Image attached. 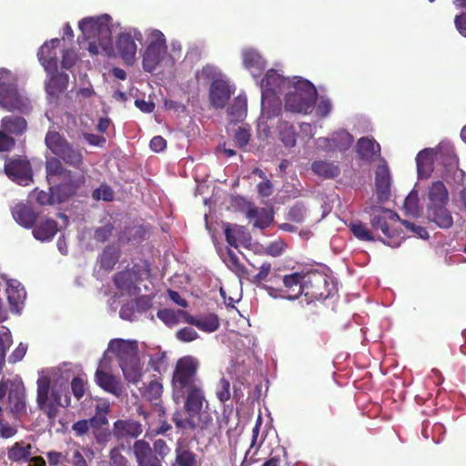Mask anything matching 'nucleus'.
Returning <instances> with one entry per match:
<instances>
[{
  "label": "nucleus",
  "mask_w": 466,
  "mask_h": 466,
  "mask_svg": "<svg viewBox=\"0 0 466 466\" xmlns=\"http://www.w3.org/2000/svg\"><path fill=\"white\" fill-rule=\"evenodd\" d=\"M199 361L192 356L180 358L175 366L172 375V389L174 395L184 399V410L187 415L183 418L180 411H176L172 421L181 430H206L212 423L209 413L203 411L207 402L201 380L198 377Z\"/></svg>",
  "instance_id": "obj_1"
},
{
  "label": "nucleus",
  "mask_w": 466,
  "mask_h": 466,
  "mask_svg": "<svg viewBox=\"0 0 466 466\" xmlns=\"http://www.w3.org/2000/svg\"><path fill=\"white\" fill-rule=\"evenodd\" d=\"M78 26L85 39L89 41L87 49L91 54L97 55L101 51L106 52L112 48V32L108 15L83 18Z\"/></svg>",
  "instance_id": "obj_2"
},
{
  "label": "nucleus",
  "mask_w": 466,
  "mask_h": 466,
  "mask_svg": "<svg viewBox=\"0 0 466 466\" xmlns=\"http://www.w3.org/2000/svg\"><path fill=\"white\" fill-rule=\"evenodd\" d=\"M0 107L8 112L28 114L30 100L18 90L17 78L8 69H0Z\"/></svg>",
  "instance_id": "obj_3"
},
{
  "label": "nucleus",
  "mask_w": 466,
  "mask_h": 466,
  "mask_svg": "<svg viewBox=\"0 0 466 466\" xmlns=\"http://www.w3.org/2000/svg\"><path fill=\"white\" fill-rule=\"evenodd\" d=\"M285 96V108L294 113L308 114L313 108L317 98V90L309 80L298 79Z\"/></svg>",
  "instance_id": "obj_4"
},
{
  "label": "nucleus",
  "mask_w": 466,
  "mask_h": 466,
  "mask_svg": "<svg viewBox=\"0 0 466 466\" xmlns=\"http://www.w3.org/2000/svg\"><path fill=\"white\" fill-rule=\"evenodd\" d=\"M370 215V225L373 230H380L382 237L380 240L389 246H395L399 243L394 238L399 236L400 232L394 228L399 220V216L394 211L381 207H373L368 211Z\"/></svg>",
  "instance_id": "obj_5"
},
{
  "label": "nucleus",
  "mask_w": 466,
  "mask_h": 466,
  "mask_svg": "<svg viewBox=\"0 0 466 466\" xmlns=\"http://www.w3.org/2000/svg\"><path fill=\"white\" fill-rule=\"evenodd\" d=\"M46 147L56 157L61 158L66 164L79 167L83 164V155L79 149L75 148L67 139L55 130H49L45 137Z\"/></svg>",
  "instance_id": "obj_6"
},
{
  "label": "nucleus",
  "mask_w": 466,
  "mask_h": 466,
  "mask_svg": "<svg viewBox=\"0 0 466 466\" xmlns=\"http://www.w3.org/2000/svg\"><path fill=\"white\" fill-rule=\"evenodd\" d=\"M36 404L49 420L54 421L58 414L61 403V394L56 389L51 390V380L43 376L37 380Z\"/></svg>",
  "instance_id": "obj_7"
},
{
  "label": "nucleus",
  "mask_w": 466,
  "mask_h": 466,
  "mask_svg": "<svg viewBox=\"0 0 466 466\" xmlns=\"http://www.w3.org/2000/svg\"><path fill=\"white\" fill-rule=\"evenodd\" d=\"M303 293L307 298L324 300L331 295L328 278L319 272L306 275Z\"/></svg>",
  "instance_id": "obj_8"
},
{
  "label": "nucleus",
  "mask_w": 466,
  "mask_h": 466,
  "mask_svg": "<svg viewBox=\"0 0 466 466\" xmlns=\"http://www.w3.org/2000/svg\"><path fill=\"white\" fill-rule=\"evenodd\" d=\"M5 172L9 178L19 185L26 186L32 180V167L28 160L17 157L5 165Z\"/></svg>",
  "instance_id": "obj_9"
},
{
  "label": "nucleus",
  "mask_w": 466,
  "mask_h": 466,
  "mask_svg": "<svg viewBox=\"0 0 466 466\" xmlns=\"http://www.w3.org/2000/svg\"><path fill=\"white\" fill-rule=\"evenodd\" d=\"M157 35L158 37L147 46L143 56V67L147 72L156 69L167 51L164 35L158 31Z\"/></svg>",
  "instance_id": "obj_10"
},
{
  "label": "nucleus",
  "mask_w": 466,
  "mask_h": 466,
  "mask_svg": "<svg viewBox=\"0 0 466 466\" xmlns=\"http://www.w3.org/2000/svg\"><path fill=\"white\" fill-rule=\"evenodd\" d=\"M319 147L326 152H345L352 146L354 137L348 131L341 129L333 132L329 137H319Z\"/></svg>",
  "instance_id": "obj_11"
},
{
  "label": "nucleus",
  "mask_w": 466,
  "mask_h": 466,
  "mask_svg": "<svg viewBox=\"0 0 466 466\" xmlns=\"http://www.w3.org/2000/svg\"><path fill=\"white\" fill-rule=\"evenodd\" d=\"M292 84L289 78L284 77L275 69H269L261 81V93H264L265 96H271V94L279 96L286 89L290 88Z\"/></svg>",
  "instance_id": "obj_12"
},
{
  "label": "nucleus",
  "mask_w": 466,
  "mask_h": 466,
  "mask_svg": "<svg viewBox=\"0 0 466 466\" xmlns=\"http://www.w3.org/2000/svg\"><path fill=\"white\" fill-rule=\"evenodd\" d=\"M58 181L59 183L55 185V190L57 191L56 201L63 203L76 194L86 179L83 175H76L70 170V176H64Z\"/></svg>",
  "instance_id": "obj_13"
},
{
  "label": "nucleus",
  "mask_w": 466,
  "mask_h": 466,
  "mask_svg": "<svg viewBox=\"0 0 466 466\" xmlns=\"http://www.w3.org/2000/svg\"><path fill=\"white\" fill-rule=\"evenodd\" d=\"M142 432V424L135 420H117L113 424L112 434L118 441L137 439Z\"/></svg>",
  "instance_id": "obj_14"
},
{
  "label": "nucleus",
  "mask_w": 466,
  "mask_h": 466,
  "mask_svg": "<svg viewBox=\"0 0 466 466\" xmlns=\"http://www.w3.org/2000/svg\"><path fill=\"white\" fill-rule=\"evenodd\" d=\"M228 83L223 79H215L209 87V102L215 108H224L231 96Z\"/></svg>",
  "instance_id": "obj_15"
},
{
  "label": "nucleus",
  "mask_w": 466,
  "mask_h": 466,
  "mask_svg": "<svg viewBox=\"0 0 466 466\" xmlns=\"http://www.w3.org/2000/svg\"><path fill=\"white\" fill-rule=\"evenodd\" d=\"M109 350L116 356L119 365L138 357L136 341H127L121 339H112L109 343Z\"/></svg>",
  "instance_id": "obj_16"
},
{
  "label": "nucleus",
  "mask_w": 466,
  "mask_h": 466,
  "mask_svg": "<svg viewBox=\"0 0 466 466\" xmlns=\"http://www.w3.org/2000/svg\"><path fill=\"white\" fill-rule=\"evenodd\" d=\"M133 449L139 466H162L161 459L157 458L149 443L145 440L136 441Z\"/></svg>",
  "instance_id": "obj_17"
},
{
  "label": "nucleus",
  "mask_w": 466,
  "mask_h": 466,
  "mask_svg": "<svg viewBox=\"0 0 466 466\" xmlns=\"http://www.w3.org/2000/svg\"><path fill=\"white\" fill-rule=\"evenodd\" d=\"M59 43L60 40L58 38H54L49 43H45L37 52L38 60L47 72L57 69V53L56 48Z\"/></svg>",
  "instance_id": "obj_18"
},
{
  "label": "nucleus",
  "mask_w": 466,
  "mask_h": 466,
  "mask_svg": "<svg viewBox=\"0 0 466 466\" xmlns=\"http://www.w3.org/2000/svg\"><path fill=\"white\" fill-rule=\"evenodd\" d=\"M0 127L15 139L21 137L27 132L28 123L22 116L8 115L2 117Z\"/></svg>",
  "instance_id": "obj_19"
},
{
  "label": "nucleus",
  "mask_w": 466,
  "mask_h": 466,
  "mask_svg": "<svg viewBox=\"0 0 466 466\" xmlns=\"http://www.w3.org/2000/svg\"><path fill=\"white\" fill-rule=\"evenodd\" d=\"M113 280L116 289L122 293L134 295L139 290V288L137 286L138 281V272L137 271H119L115 274Z\"/></svg>",
  "instance_id": "obj_20"
},
{
  "label": "nucleus",
  "mask_w": 466,
  "mask_h": 466,
  "mask_svg": "<svg viewBox=\"0 0 466 466\" xmlns=\"http://www.w3.org/2000/svg\"><path fill=\"white\" fill-rule=\"evenodd\" d=\"M375 187L379 202L389 199L390 193V174L386 164L379 165L375 171Z\"/></svg>",
  "instance_id": "obj_21"
},
{
  "label": "nucleus",
  "mask_w": 466,
  "mask_h": 466,
  "mask_svg": "<svg viewBox=\"0 0 466 466\" xmlns=\"http://www.w3.org/2000/svg\"><path fill=\"white\" fill-rule=\"evenodd\" d=\"M359 157L365 162H372L380 156V146L372 137H362L356 144Z\"/></svg>",
  "instance_id": "obj_22"
},
{
  "label": "nucleus",
  "mask_w": 466,
  "mask_h": 466,
  "mask_svg": "<svg viewBox=\"0 0 466 466\" xmlns=\"http://www.w3.org/2000/svg\"><path fill=\"white\" fill-rule=\"evenodd\" d=\"M172 466H198V455L192 451L186 440L178 439L175 448V462Z\"/></svg>",
  "instance_id": "obj_23"
},
{
  "label": "nucleus",
  "mask_w": 466,
  "mask_h": 466,
  "mask_svg": "<svg viewBox=\"0 0 466 466\" xmlns=\"http://www.w3.org/2000/svg\"><path fill=\"white\" fill-rule=\"evenodd\" d=\"M116 50L119 56L127 65H132L135 61L137 45L130 34H121L116 40Z\"/></svg>",
  "instance_id": "obj_24"
},
{
  "label": "nucleus",
  "mask_w": 466,
  "mask_h": 466,
  "mask_svg": "<svg viewBox=\"0 0 466 466\" xmlns=\"http://www.w3.org/2000/svg\"><path fill=\"white\" fill-rule=\"evenodd\" d=\"M5 293L11 310L18 312L26 296L24 287L15 279H8Z\"/></svg>",
  "instance_id": "obj_25"
},
{
  "label": "nucleus",
  "mask_w": 466,
  "mask_h": 466,
  "mask_svg": "<svg viewBox=\"0 0 466 466\" xmlns=\"http://www.w3.org/2000/svg\"><path fill=\"white\" fill-rule=\"evenodd\" d=\"M96 383L105 391L119 397L123 392L121 383L109 372L97 369L95 374Z\"/></svg>",
  "instance_id": "obj_26"
},
{
  "label": "nucleus",
  "mask_w": 466,
  "mask_h": 466,
  "mask_svg": "<svg viewBox=\"0 0 466 466\" xmlns=\"http://www.w3.org/2000/svg\"><path fill=\"white\" fill-rule=\"evenodd\" d=\"M33 236L40 241H49L53 239L56 234L57 222L52 218H45L36 221L34 225Z\"/></svg>",
  "instance_id": "obj_27"
},
{
  "label": "nucleus",
  "mask_w": 466,
  "mask_h": 466,
  "mask_svg": "<svg viewBox=\"0 0 466 466\" xmlns=\"http://www.w3.org/2000/svg\"><path fill=\"white\" fill-rule=\"evenodd\" d=\"M225 237L227 243L238 248L239 245L248 247L251 241V238L248 232H246L244 227L238 225H228L225 228Z\"/></svg>",
  "instance_id": "obj_28"
},
{
  "label": "nucleus",
  "mask_w": 466,
  "mask_h": 466,
  "mask_svg": "<svg viewBox=\"0 0 466 466\" xmlns=\"http://www.w3.org/2000/svg\"><path fill=\"white\" fill-rule=\"evenodd\" d=\"M186 323L193 325L202 331L211 333L219 328V319L216 314L210 313L205 316H192L185 314Z\"/></svg>",
  "instance_id": "obj_29"
},
{
  "label": "nucleus",
  "mask_w": 466,
  "mask_h": 466,
  "mask_svg": "<svg viewBox=\"0 0 466 466\" xmlns=\"http://www.w3.org/2000/svg\"><path fill=\"white\" fill-rule=\"evenodd\" d=\"M446 205L428 206L427 217L429 220L437 224L440 228H449L453 224L451 212L446 208Z\"/></svg>",
  "instance_id": "obj_30"
},
{
  "label": "nucleus",
  "mask_w": 466,
  "mask_h": 466,
  "mask_svg": "<svg viewBox=\"0 0 466 466\" xmlns=\"http://www.w3.org/2000/svg\"><path fill=\"white\" fill-rule=\"evenodd\" d=\"M305 279L306 275L299 272H294L283 277V284L287 290L290 291L287 295L289 299H295L303 293Z\"/></svg>",
  "instance_id": "obj_31"
},
{
  "label": "nucleus",
  "mask_w": 466,
  "mask_h": 466,
  "mask_svg": "<svg viewBox=\"0 0 466 466\" xmlns=\"http://www.w3.org/2000/svg\"><path fill=\"white\" fill-rule=\"evenodd\" d=\"M14 218L17 223L25 228H31L35 224L38 214L26 204H18L14 209Z\"/></svg>",
  "instance_id": "obj_32"
},
{
  "label": "nucleus",
  "mask_w": 466,
  "mask_h": 466,
  "mask_svg": "<svg viewBox=\"0 0 466 466\" xmlns=\"http://www.w3.org/2000/svg\"><path fill=\"white\" fill-rule=\"evenodd\" d=\"M59 157H50L46 161V177L49 184H56L64 176H70V170L66 169Z\"/></svg>",
  "instance_id": "obj_33"
},
{
  "label": "nucleus",
  "mask_w": 466,
  "mask_h": 466,
  "mask_svg": "<svg viewBox=\"0 0 466 466\" xmlns=\"http://www.w3.org/2000/svg\"><path fill=\"white\" fill-rule=\"evenodd\" d=\"M242 60L244 66L249 70L253 76L259 75L266 66L263 57L254 49L243 50Z\"/></svg>",
  "instance_id": "obj_34"
},
{
  "label": "nucleus",
  "mask_w": 466,
  "mask_h": 466,
  "mask_svg": "<svg viewBox=\"0 0 466 466\" xmlns=\"http://www.w3.org/2000/svg\"><path fill=\"white\" fill-rule=\"evenodd\" d=\"M8 404L10 410L19 416L25 412V396L21 386L15 385V389H10L8 392Z\"/></svg>",
  "instance_id": "obj_35"
},
{
  "label": "nucleus",
  "mask_w": 466,
  "mask_h": 466,
  "mask_svg": "<svg viewBox=\"0 0 466 466\" xmlns=\"http://www.w3.org/2000/svg\"><path fill=\"white\" fill-rule=\"evenodd\" d=\"M311 170L314 174L325 179H332L338 177L340 169L334 162L327 160H315L311 164Z\"/></svg>",
  "instance_id": "obj_36"
},
{
  "label": "nucleus",
  "mask_w": 466,
  "mask_h": 466,
  "mask_svg": "<svg viewBox=\"0 0 466 466\" xmlns=\"http://www.w3.org/2000/svg\"><path fill=\"white\" fill-rule=\"evenodd\" d=\"M261 110L262 115L268 119L278 116L281 113V100L278 95L265 96L261 93Z\"/></svg>",
  "instance_id": "obj_37"
},
{
  "label": "nucleus",
  "mask_w": 466,
  "mask_h": 466,
  "mask_svg": "<svg viewBox=\"0 0 466 466\" xmlns=\"http://www.w3.org/2000/svg\"><path fill=\"white\" fill-rule=\"evenodd\" d=\"M418 175L420 177H428L433 166V151L431 148L420 150L416 157Z\"/></svg>",
  "instance_id": "obj_38"
},
{
  "label": "nucleus",
  "mask_w": 466,
  "mask_h": 466,
  "mask_svg": "<svg viewBox=\"0 0 466 466\" xmlns=\"http://www.w3.org/2000/svg\"><path fill=\"white\" fill-rule=\"evenodd\" d=\"M68 81L67 74L56 73L46 83V90L50 96H57L67 88Z\"/></svg>",
  "instance_id": "obj_39"
},
{
  "label": "nucleus",
  "mask_w": 466,
  "mask_h": 466,
  "mask_svg": "<svg viewBox=\"0 0 466 466\" xmlns=\"http://www.w3.org/2000/svg\"><path fill=\"white\" fill-rule=\"evenodd\" d=\"M32 445L25 444L24 441L15 442L8 449L7 457L14 462L27 461L32 455Z\"/></svg>",
  "instance_id": "obj_40"
},
{
  "label": "nucleus",
  "mask_w": 466,
  "mask_h": 466,
  "mask_svg": "<svg viewBox=\"0 0 466 466\" xmlns=\"http://www.w3.org/2000/svg\"><path fill=\"white\" fill-rule=\"evenodd\" d=\"M429 206L446 205L448 202V190L441 181L433 182L428 193Z\"/></svg>",
  "instance_id": "obj_41"
},
{
  "label": "nucleus",
  "mask_w": 466,
  "mask_h": 466,
  "mask_svg": "<svg viewBox=\"0 0 466 466\" xmlns=\"http://www.w3.org/2000/svg\"><path fill=\"white\" fill-rule=\"evenodd\" d=\"M119 259V250L113 246H106L98 257L100 268L111 271Z\"/></svg>",
  "instance_id": "obj_42"
},
{
  "label": "nucleus",
  "mask_w": 466,
  "mask_h": 466,
  "mask_svg": "<svg viewBox=\"0 0 466 466\" xmlns=\"http://www.w3.org/2000/svg\"><path fill=\"white\" fill-rule=\"evenodd\" d=\"M119 366L123 371L125 379L127 381L136 383L140 380L142 376V371L139 357H137L129 361L124 362Z\"/></svg>",
  "instance_id": "obj_43"
},
{
  "label": "nucleus",
  "mask_w": 466,
  "mask_h": 466,
  "mask_svg": "<svg viewBox=\"0 0 466 466\" xmlns=\"http://www.w3.org/2000/svg\"><path fill=\"white\" fill-rule=\"evenodd\" d=\"M229 121L231 123L240 122L247 115V99L237 96L228 108Z\"/></svg>",
  "instance_id": "obj_44"
},
{
  "label": "nucleus",
  "mask_w": 466,
  "mask_h": 466,
  "mask_svg": "<svg viewBox=\"0 0 466 466\" xmlns=\"http://www.w3.org/2000/svg\"><path fill=\"white\" fill-rule=\"evenodd\" d=\"M185 314L188 313L182 309L175 310L171 309H163L157 311V316L167 326L173 327L179 323L180 319H182V320L186 322L187 317Z\"/></svg>",
  "instance_id": "obj_45"
},
{
  "label": "nucleus",
  "mask_w": 466,
  "mask_h": 466,
  "mask_svg": "<svg viewBox=\"0 0 466 466\" xmlns=\"http://www.w3.org/2000/svg\"><path fill=\"white\" fill-rule=\"evenodd\" d=\"M3 329L5 330L0 333V374L4 371L6 352L13 342L10 330L5 327Z\"/></svg>",
  "instance_id": "obj_46"
},
{
  "label": "nucleus",
  "mask_w": 466,
  "mask_h": 466,
  "mask_svg": "<svg viewBox=\"0 0 466 466\" xmlns=\"http://www.w3.org/2000/svg\"><path fill=\"white\" fill-rule=\"evenodd\" d=\"M279 137L287 147H293L297 141V133L292 125L284 122L279 126Z\"/></svg>",
  "instance_id": "obj_47"
},
{
  "label": "nucleus",
  "mask_w": 466,
  "mask_h": 466,
  "mask_svg": "<svg viewBox=\"0 0 466 466\" xmlns=\"http://www.w3.org/2000/svg\"><path fill=\"white\" fill-rule=\"evenodd\" d=\"M306 216V206L302 202H297L289 208L287 219L294 223L302 224L305 221Z\"/></svg>",
  "instance_id": "obj_48"
},
{
  "label": "nucleus",
  "mask_w": 466,
  "mask_h": 466,
  "mask_svg": "<svg viewBox=\"0 0 466 466\" xmlns=\"http://www.w3.org/2000/svg\"><path fill=\"white\" fill-rule=\"evenodd\" d=\"M34 194L38 204L41 206L53 205L57 203L56 196L57 191L55 190V186L49 187V191L35 189Z\"/></svg>",
  "instance_id": "obj_49"
},
{
  "label": "nucleus",
  "mask_w": 466,
  "mask_h": 466,
  "mask_svg": "<svg viewBox=\"0 0 466 466\" xmlns=\"http://www.w3.org/2000/svg\"><path fill=\"white\" fill-rule=\"evenodd\" d=\"M350 231L360 240L374 241L375 238L371 232L361 222L351 223L350 225Z\"/></svg>",
  "instance_id": "obj_50"
},
{
  "label": "nucleus",
  "mask_w": 466,
  "mask_h": 466,
  "mask_svg": "<svg viewBox=\"0 0 466 466\" xmlns=\"http://www.w3.org/2000/svg\"><path fill=\"white\" fill-rule=\"evenodd\" d=\"M115 229L114 225L111 222H106L103 226L97 227L94 231V239L99 243H105L113 235Z\"/></svg>",
  "instance_id": "obj_51"
},
{
  "label": "nucleus",
  "mask_w": 466,
  "mask_h": 466,
  "mask_svg": "<svg viewBox=\"0 0 466 466\" xmlns=\"http://www.w3.org/2000/svg\"><path fill=\"white\" fill-rule=\"evenodd\" d=\"M228 262L231 264V269L236 272L240 278L248 279L249 272L248 268L239 262L238 256L232 251H228Z\"/></svg>",
  "instance_id": "obj_52"
},
{
  "label": "nucleus",
  "mask_w": 466,
  "mask_h": 466,
  "mask_svg": "<svg viewBox=\"0 0 466 466\" xmlns=\"http://www.w3.org/2000/svg\"><path fill=\"white\" fill-rule=\"evenodd\" d=\"M163 392V386L157 380H151L146 387L144 396L150 401H157Z\"/></svg>",
  "instance_id": "obj_53"
},
{
  "label": "nucleus",
  "mask_w": 466,
  "mask_h": 466,
  "mask_svg": "<svg viewBox=\"0 0 466 466\" xmlns=\"http://www.w3.org/2000/svg\"><path fill=\"white\" fill-rule=\"evenodd\" d=\"M92 198L95 200L112 201L114 199V191L108 185L102 184L93 191Z\"/></svg>",
  "instance_id": "obj_54"
},
{
  "label": "nucleus",
  "mask_w": 466,
  "mask_h": 466,
  "mask_svg": "<svg viewBox=\"0 0 466 466\" xmlns=\"http://www.w3.org/2000/svg\"><path fill=\"white\" fill-rule=\"evenodd\" d=\"M287 248V244L282 239L270 242L263 251V254L271 257H279L283 254Z\"/></svg>",
  "instance_id": "obj_55"
},
{
  "label": "nucleus",
  "mask_w": 466,
  "mask_h": 466,
  "mask_svg": "<svg viewBox=\"0 0 466 466\" xmlns=\"http://www.w3.org/2000/svg\"><path fill=\"white\" fill-rule=\"evenodd\" d=\"M258 269L259 271L258 274L253 276L251 279H248L252 284L259 285L260 283L268 279V277L272 269L271 263L268 261H264L258 268Z\"/></svg>",
  "instance_id": "obj_56"
},
{
  "label": "nucleus",
  "mask_w": 466,
  "mask_h": 466,
  "mask_svg": "<svg viewBox=\"0 0 466 466\" xmlns=\"http://www.w3.org/2000/svg\"><path fill=\"white\" fill-rule=\"evenodd\" d=\"M216 395L222 403L230 399V383L225 377L220 379L216 390Z\"/></svg>",
  "instance_id": "obj_57"
},
{
  "label": "nucleus",
  "mask_w": 466,
  "mask_h": 466,
  "mask_svg": "<svg viewBox=\"0 0 466 466\" xmlns=\"http://www.w3.org/2000/svg\"><path fill=\"white\" fill-rule=\"evenodd\" d=\"M71 390L75 398L79 400L86 391V381L81 377H74L71 381Z\"/></svg>",
  "instance_id": "obj_58"
},
{
  "label": "nucleus",
  "mask_w": 466,
  "mask_h": 466,
  "mask_svg": "<svg viewBox=\"0 0 466 466\" xmlns=\"http://www.w3.org/2000/svg\"><path fill=\"white\" fill-rule=\"evenodd\" d=\"M251 137L250 129L246 127H238L234 135V142L239 148L245 147Z\"/></svg>",
  "instance_id": "obj_59"
},
{
  "label": "nucleus",
  "mask_w": 466,
  "mask_h": 466,
  "mask_svg": "<svg viewBox=\"0 0 466 466\" xmlns=\"http://www.w3.org/2000/svg\"><path fill=\"white\" fill-rule=\"evenodd\" d=\"M15 147V139L0 128V152H9Z\"/></svg>",
  "instance_id": "obj_60"
},
{
  "label": "nucleus",
  "mask_w": 466,
  "mask_h": 466,
  "mask_svg": "<svg viewBox=\"0 0 466 466\" xmlns=\"http://www.w3.org/2000/svg\"><path fill=\"white\" fill-rule=\"evenodd\" d=\"M176 338L182 342H191L198 338V334L193 328L185 327L176 332Z\"/></svg>",
  "instance_id": "obj_61"
},
{
  "label": "nucleus",
  "mask_w": 466,
  "mask_h": 466,
  "mask_svg": "<svg viewBox=\"0 0 466 466\" xmlns=\"http://www.w3.org/2000/svg\"><path fill=\"white\" fill-rule=\"evenodd\" d=\"M153 451L157 455V458L161 459V461L169 454L170 448L167 441L163 439H157L153 442Z\"/></svg>",
  "instance_id": "obj_62"
},
{
  "label": "nucleus",
  "mask_w": 466,
  "mask_h": 466,
  "mask_svg": "<svg viewBox=\"0 0 466 466\" xmlns=\"http://www.w3.org/2000/svg\"><path fill=\"white\" fill-rule=\"evenodd\" d=\"M111 466H129L127 459L121 453L118 448H114L109 454Z\"/></svg>",
  "instance_id": "obj_63"
},
{
  "label": "nucleus",
  "mask_w": 466,
  "mask_h": 466,
  "mask_svg": "<svg viewBox=\"0 0 466 466\" xmlns=\"http://www.w3.org/2000/svg\"><path fill=\"white\" fill-rule=\"evenodd\" d=\"M151 307L152 301L147 296L138 297L134 302V308L139 313L147 312Z\"/></svg>",
  "instance_id": "obj_64"
}]
</instances>
